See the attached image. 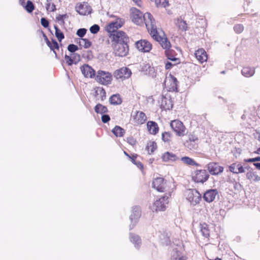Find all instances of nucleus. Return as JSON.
<instances>
[{
    "instance_id": "nucleus-1",
    "label": "nucleus",
    "mask_w": 260,
    "mask_h": 260,
    "mask_svg": "<svg viewBox=\"0 0 260 260\" xmlns=\"http://www.w3.org/2000/svg\"><path fill=\"white\" fill-rule=\"evenodd\" d=\"M132 21L137 25H141L145 23L149 31H151L153 26L156 25L155 21L152 15L149 13L143 14L139 10L134 8L132 9Z\"/></svg>"
},
{
    "instance_id": "nucleus-2",
    "label": "nucleus",
    "mask_w": 260,
    "mask_h": 260,
    "mask_svg": "<svg viewBox=\"0 0 260 260\" xmlns=\"http://www.w3.org/2000/svg\"><path fill=\"white\" fill-rule=\"evenodd\" d=\"M150 34L153 39L159 43L162 48L165 50H167L171 48V45L168 38H162L158 35L156 25L152 27V29L150 31Z\"/></svg>"
},
{
    "instance_id": "nucleus-3",
    "label": "nucleus",
    "mask_w": 260,
    "mask_h": 260,
    "mask_svg": "<svg viewBox=\"0 0 260 260\" xmlns=\"http://www.w3.org/2000/svg\"><path fill=\"white\" fill-rule=\"evenodd\" d=\"M109 38L113 42L112 44L128 43L129 38L126 33L123 31L119 30L109 33Z\"/></svg>"
},
{
    "instance_id": "nucleus-4",
    "label": "nucleus",
    "mask_w": 260,
    "mask_h": 260,
    "mask_svg": "<svg viewBox=\"0 0 260 260\" xmlns=\"http://www.w3.org/2000/svg\"><path fill=\"white\" fill-rule=\"evenodd\" d=\"M113 52L115 56L119 57L126 56L129 52L128 43L112 44Z\"/></svg>"
},
{
    "instance_id": "nucleus-5",
    "label": "nucleus",
    "mask_w": 260,
    "mask_h": 260,
    "mask_svg": "<svg viewBox=\"0 0 260 260\" xmlns=\"http://www.w3.org/2000/svg\"><path fill=\"white\" fill-rule=\"evenodd\" d=\"M186 198L190 204L195 206L199 204L202 199V195L194 189H189L185 193Z\"/></svg>"
},
{
    "instance_id": "nucleus-6",
    "label": "nucleus",
    "mask_w": 260,
    "mask_h": 260,
    "mask_svg": "<svg viewBox=\"0 0 260 260\" xmlns=\"http://www.w3.org/2000/svg\"><path fill=\"white\" fill-rule=\"evenodd\" d=\"M95 80L102 84L108 85L111 83L112 75L109 72L100 70L98 72Z\"/></svg>"
},
{
    "instance_id": "nucleus-7",
    "label": "nucleus",
    "mask_w": 260,
    "mask_h": 260,
    "mask_svg": "<svg viewBox=\"0 0 260 260\" xmlns=\"http://www.w3.org/2000/svg\"><path fill=\"white\" fill-rule=\"evenodd\" d=\"M209 177L206 170H197L192 174V180L197 183H203L206 182Z\"/></svg>"
},
{
    "instance_id": "nucleus-8",
    "label": "nucleus",
    "mask_w": 260,
    "mask_h": 260,
    "mask_svg": "<svg viewBox=\"0 0 260 260\" xmlns=\"http://www.w3.org/2000/svg\"><path fill=\"white\" fill-rule=\"evenodd\" d=\"M170 126L178 136H184L186 133L185 127L183 123L179 120H173L171 122Z\"/></svg>"
},
{
    "instance_id": "nucleus-9",
    "label": "nucleus",
    "mask_w": 260,
    "mask_h": 260,
    "mask_svg": "<svg viewBox=\"0 0 260 260\" xmlns=\"http://www.w3.org/2000/svg\"><path fill=\"white\" fill-rule=\"evenodd\" d=\"M131 75L132 71L127 67H122L116 70L113 73V76L115 78L122 80L129 78Z\"/></svg>"
},
{
    "instance_id": "nucleus-10",
    "label": "nucleus",
    "mask_w": 260,
    "mask_h": 260,
    "mask_svg": "<svg viewBox=\"0 0 260 260\" xmlns=\"http://www.w3.org/2000/svg\"><path fill=\"white\" fill-rule=\"evenodd\" d=\"M168 202V197L163 196L156 200L152 206V210H154L156 212L164 211L166 209V205Z\"/></svg>"
},
{
    "instance_id": "nucleus-11",
    "label": "nucleus",
    "mask_w": 260,
    "mask_h": 260,
    "mask_svg": "<svg viewBox=\"0 0 260 260\" xmlns=\"http://www.w3.org/2000/svg\"><path fill=\"white\" fill-rule=\"evenodd\" d=\"M137 49L142 52H149L152 49V44L146 40H140L135 43Z\"/></svg>"
},
{
    "instance_id": "nucleus-12",
    "label": "nucleus",
    "mask_w": 260,
    "mask_h": 260,
    "mask_svg": "<svg viewBox=\"0 0 260 260\" xmlns=\"http://www.w3.org/2000/svg\"><path fill=\"white\" fill-rule=\"evenodd\" d=\"M198 138L196 136L189 134L188 136V139L184 142V145L189 150H195L198 148Z\"/></svg>"
},
{
    "instance_id": "nucleus-13",
    "label": "nucleus",
    "mask_w": 260,
    "mask_h": 260,
    "mask_svg": "<svg viewBox=\"0 0 260 260\" xmlns=\"http://www.w3.org/2000/svg\"><path fill=\"white\" fill-rule=\"evenodd\" d=\"M124 24V20L121 18H117L115 21L111 22L106 27V30L109 33L117 31V29L120 28Z\"/></svg>"
},
{
    "instance_id": "nucleus-14",
    "label": "nucleus",
    "mask_w": 260,
    "mask_h": 260,
    "mask_svg": "<svg viewBox=\"0 0 260 260\" xmlns=\"http://www.w3.org/2000/svg\"><path fill=\"white\" fill-rule=\"evenodd\" d=\"M140 216L141 210L140 207H134L132 209V214L129 217L131 221V224L129 225L130 230H132L133 228H134Z\"/></svg>"
},
{
    "instance_id": "nucleus-15",
    "label": "nucleus",
    "mask_w": 260,
    "mask_h": 260,
    "mask_svg": "<svg viewBox=\"0 0 260 260\" xmlns=\"http://www.w3.org/2000/svg\"><path fill=\"white\" fill-rule=\"evenodd\" d=\"M80 69L85 77L92 78L95 76V71L87 64L82 66Z\"/></svg>"
},
{
    "instance_id": "nucleus-16",
    "label": "nucleus",
    "mask_w": 260,
    "mask_h": 260,
    "mask_svg": "<svg viewBox=\"0 0 260 260\" xmlns=\"http://www.w3.org/2000/svg\"><path fill=\"white\" fill-rule=\"evenodd\" d=\"M152 187L159 192H164L165 188V182L163 178H155L152 182Z\"/></svg>"
},
{
    "instance_id": "nucleus-17",
    "label": "nucleus",
    "mask_w": 260,
    "mask_h": 260,
    "mask_svg": "<svg viewBox=\"0 0 260 260\" xmlns=\"http://www.w3.org/2000/svg\"><path fill=\"white\" fill-rule=\"evenodd\" d=\"M75 10L80 15H85L91 13V9L90 7H88L87 4H82L78 3L76 7Z\"/></svg>"
},
{
    "instance_id": "nucleus-18",
    "label": "nucleus",
    "mask_w": 260,
    "mask_h": 260,
    "mask_svg": "<svg viewBox=\"0 0 260 260\" xmlns=\"http://www.w3.org/2000/svg\"><path fill=\"white\" fill-rule=\"evenodd\" d=\"M208 169L212 175H218L223 172V167L220 166L216 162H210L208 165Z\"/></svg>"
},
{
    "instance_id": "nucleus-19",
    "label": "nucleus",
    "mask_w": 260,
    "mask_h": 260,
    "mask_svg": "<svg viewBox=\"0 0 260 260\" xmlns=\"http://www.w3.org/2000/svg\"><path fill=\"white\" fill-rule=\"evenodd\" d=\"M187 257L184 256L181 252V248H174L171 252V260H186Z\"/></svg>"
},
{
    "instance_id": "nucleus-20",
    "label": "nucleus",
    "mask_w": 260,
    "mask_h": 260,
    "mask_svg": "<svg viewBox=\"0 0 260 260\" xmlns=\"http://www.w3.org/2000/svg\"><path fill=\"white\" fill-rule=\"evenodd\" d=\"M217 193L216 189H211L208 190L204 193L203 199L207 202H212L215 199Z\"/></svg>"
},
{
    "instance_id": "nucleus-21",
    "label": "nucleus",
    "mask_w": 260,
    "mask_h": 260,
    "mask_svg": "<svg viewBox=\"0 0 260 260\" xmlns=\"http://www.w3.org/2000/svg\"><path fill=\"white\" fill-rule=\"evenodd\" d=\"M164 162H173L179 159V158L174 153L170 152H166L162 154L161 157Z\"/></svg>"
},
{
    "instance_id": "nucleus-22",
    "label": "nucleus",
    "mask_w": 260,
    "mask_h": 260,
    "mask_svg": "<svg viewBox=\"0 0 260 260\" xmlns=\"http://www.w3.org/2000/svg\"><path fill=\"white\" fill-rule=\"evenodd\" d=\"M160 107L165 110L171 109L173 108V104L171 99L162 96L161 100Z\"/></svg>"
},
{
    "instance_id": "nucleus-23",
    "label": "nucleus",
    "mask_w": 260,
    "mask_h": 260,
    "mask_svg": "<svg viewBox=\"0 0 260 260\" xmlns=\"http://www.w3.org/2000/svg\"><path fill=\"white\" fill-rule=\"evenodd\" d=\"M195 56L197 59L201 63L207 60V54L203 49H199L196 51Z\"/></svg>"
},
{
    "instance_id": "nucleus-24",
    "label": "nucleus",
    "mask_w": 260,
    "mask_h": 260,
    "mask_svg": "<svg viewBox=\"0 0 260 260\" xmlns=\"http://www.w3.org/2000/svg\"><path fill=\"white\" fill-rule=\"evenodd\" d=\"M229 170L233 173L238 174L244 172V169L240 163H234L232 164L229 167Z\"/></svg>"
},
{
    "instance_id": "nucleus-25",
    "label": "nucleus",
    "mask_w": 260,
    "mask_h": 260,
    "mask_svg": "<svg viewBox=\"0 0 260 260\" xmlns=\"http://www.w3.org/2000/svg\"><path fill=\"white\" fill-rule=\"evenodd\" d=\"M147 127L151 134L155 135L159 130V127L156 122L153 121H149L147 122Z\"/></svg>"
},
{
    "instance_id": "nucleus-26",
    "label": "nucleus",
    "mask_w": 260,
    "mask_h": 260,
    "mask_svg": "<svg viewBox=\"0 0 260 260\" xmlns=\"http://www.w3.org/2000/svg\"><path fill=\"white\" fill-rule=\"evenodd\" d=\"M129 239L131 242L135 245V247L137 249H139L141 245V239L138 235L130 233Z\"/></svg>"
},
{
    "instance_id": "nucleus-27",
    "label": "nucleus",
    "mask_w": 260,
    "mask_h": 260,
    "mask_svg": "<svg viewBox=\"0 0 260 260\" xmlns=\"http://www.w3.org/2000/svg\"><path fill=\"white\" fill-rule=\"evenodd\" d=\"M165 53L168 59L173 61H179V58L176 57V53L174 50L170 48L165 50Z\"/></svg>"
},
{
    "instance_id": "nucleus-28",
    "label": "nucleus",
    "mask_w": 260,
    "mask_h": 260,
    "mask_svg": "<svg viewBox=\"0 0 260 260\" xmlns=\"http://www.w3.org/2000/svg\"><path fill=\"white\" fill-rule=\"evenodd\" d=\"M241 73L245 77H250L254 74L255 69L248 67H244L241 70Z\"/></svg>"
},
{
    "instance_id": "nucleus-29",
    "label": "nucleus",
    "mask_w": 260,
    "mask_h": 260,
    "mask_svg": "<svg viewBox=\"0 0 260 260\" xmlns=\"http://www.w3.org/2000/svg\"><path fill=\"white\" fill-rule=\"evenodd\" d=\"M181 160L182 162L188 166H199L200 164L196 162V161L192 158L188 156H183L181 158Z\"/></svg>"
},
{
    "instance_id": "nucleus-30",
    "label": "nucleus",
    "mask_w": 260,
    "mask_h": 260,
    "mask_svg": "<svg viewBox=\"0 0 260 260\" xmlns=\"http://www.w3.org/2000/svg\"><path fill=\"white\" fill-rule=\"evenodd\" d=\"M109 102L112 105H119L121 104L122 99L119 94H115L110 98Z\"/></svg>"
},
{
    "instance_id": "nucleus-31",
    "label": "nucleus",
    "mask_w": 260,
    "mask_h": 260,
    "mask_svg": "<svg viewBox=\"0 0 260 260\" xmlns=\"http://www.w3.org/2000/svg\"><path fill=\"white\" fill-rule=\"evenodd\" d=\"M176 25L179 29L182 31H186L187 30V24L185 21L182 19L181 17L178 18L177 19Z\"/></svg>"
},
{
    "instance_id": "nucleus-32",
    "label": "nucleus",
    "mask_w": 260,
    "mask_h": 260,
    "mask_svg": "<svg viewBox=\"0 0 260 260\" xmlns=\"http://www.w3.org/2000/svg\"><path fill=\"white\" fill-rule=\"evenodd\" d=\"M200 229L202 235L205 238H208L210 236L208 225L206 223H201Z\"/></svg>"
},
{
    "instance_id": "nucleus-33",
    "label": "nucleus",
    "mask_w": 260,
    "mask_h": 260,
    "mask_svg": "<svg viewBox=\"0 0 260 260\" xmlns=\"http://www.w3.org/2000/svg\"><path fill=\"white\" fill-rule=\"evenodd\" d=\"M94 111L96 113H100L101 114H104L108 112V110L107 107L101 104H98L94 107Z\"/></svg>"
},
{
    "instance_id": "nucleus-34",
    "label": "nucleus",
    "mask_w": 260,
    "mask_h": 260,
    "mask_svg": "<svg viewBox=\"0 0 260 260\" xmlns=\"http://www.w3.org/2000/svg\"><path fill=\"white\" fill-rule=\"evenodd\" d=\"M112 132L117 137H122L125 133V130L121 127L116 125L112 129Z\"/></svg>"
},
{
    "instance_id": "nucleus-35",
    "label": "nucleus",
    "mask_w": 260,
    "mask_h": 260,
    "mask_svg": "<svg viewBox=\"0 0 260 260\" xmlns=\"http://www.w3.org/2000/svg\"><path fill=\"white\" fill-rule=\"evenodd\" d=\"M138 121V124H143L146 120L145 114L143 112H137L135 118Z\"/></svg>"
},
{
    "instance_id": "nucleus-36",
    "label": "nucleus",
    "mask_w": 260,
    "mask_h": 260,
    "mask_svg": "<svg viewBox=\"0 0 260 260\" xmlns=\"http://www.w3.org/2000/svg\"><path fill=\"white\" fill-rule=\"evenodd\" d=\"M51 47H49L51 50H52L55 54V57L56 58H58L57 54L56 52V50H59V47L58 43L55 39H52V42H51Z\"/></svg>"
},
{
    "instance_id": "nucleus-37",
    "label": "nucleus",
    "mask_w": 260,
    "mask_h": 260,
    "mask_svg": "<svg viewBox=\"0 0 260 260\" xmlns=\"http://www.w3.org/2000/svg\"><path fill=\"white\" fill-rule=\"evenodd\" d=\"M55 29V35L59 42H61L64 38V35L63 33L60 30L57 25L54 26Z\"/></svg>"
},
{
    "instance_id": "nucleus-38",
    "label": "nucleus",
    "mask_w": 260,
    "mask_h": 260,
    "mask_svg": "<svg viewBox=\"0 0 260 260\" xmlns=\"http://www.w3.org/2000/svg\"><path fill=\"white\" fill-rule=\"evenodd\" d=\"M95 93L100 96L101 101H103L106 99V92L103 87H98L95 91Z\"/></svg>"
},
{
    "instance_id": "nucleus-39",
    "label": "nucleus",
    "mask_w": 260,
    "mask_h": 260,
    "mask_svg": "<svg viewBox=\"0 0 260 260\" xmlns=\"http://www.w3.org/2000/svg\"><path fill=\"white\" fill-rule=\"evenodd\" d=\"M23 7L25 10L29 13L32 12V11L35 10V5L30 0H28L27 1L26 5H24Z\"/></svg>"
},
{
    "instance_id": "nucleus-40",
    "label": "nucleus",
    "mask_w": 260,
    "mask_h": 260,
    "mask_svg": "<svg viewBox=\"0 0 260 260\" xmlns=\"http://www.w3.org/2000/svg\"><path fill=\"white\" fill-rule=\"evenodd\" d=\"M172 138V134L170 132H165L161 134V139L165 142L169 143Z\"/></svg>"
},
{
    "instance_id": "nucleus-41",
    "label": "nucleus",
    "mask_w": 260,
    "mask_h": 260,
    "mask_svg": "<svg viewBox=\"0 0 260 260\" xmlns=\"http://www.w3.org/2000/svg\"><path fill=\"white\" fill-rule=\"evenodd\" d=\"M80 46H83L85 48H88L91 46V42L88 39L82 38L79 42Z\"/></svg>"
},
{
    "instance_id": "nucleus-42",
    "label": "nucleus",
    "mask_w": 260,
    "mask_h": 260,
    "mask_svg": "<svg viewBox=\"0 0 260 260\" xmlns=\"http://www.w3.org/2000/svg\"><path fill=\"white\" fill-rule=\"evenodd\" d=\"M155 3L157 7L166 8L169 6L168 0H155Z\"/></svg>"
},
{
    "instance_id": "nucleus-43",
    "label": "nucleus",
    "mask_w": 260,
    "mask_h": 260,
    "mask_svg": "<svg viewBox=\"0 0 260 260\" xmlns=\"http://www.w3.org/2000/svg\"><path fill=\"white\" fill-rule=\"evenodd\" d=\"M160 239L161 241L162 244L165 245H168L171 243V240L169 236L165 234H161L160 236Z\"/></svg>"
},
{
    "instance_id": "nucleus-44",
    "label": "nucleus",
    "mask_w": 260,
    "mask_h": 260,
    "mask_svg": "<svg viewBox=\"0 0 260 260\" xmlns=\"http://www.w3.org/2000/svg\"><path fill=\"white\" fill-rule=\"evenodd\" d=\"M157 148L156 143L154 142H150L147 146V149L149 153H153Z\"/></svg>"
},
{
    "instance_id": "nucleus-45",
    "label": "nucleus",
    "mask_w": 260,
    "mask_h": 260,
    "mask_svg": "<svg viewBox=\"0 0 260 260\" xmlns=\"http://www.w3.org/2000/svg\"><path fill=\"white\" fill-rule=\"evenodd\" d=\"M100 29V27L99 25L94 24L90 27L89 30L91 34H96L99 31Z\"/></svg>"
},
{
    "instance_id": "nucleus-46",
    "label": "nucleus",
    "mask_w": 260,
    "mask_h": 260,
    "mask_svg": "<svg viewBox=\"0 0 260 260\" xmlns=\"http://www.w3.org/2000/svg\"><path fill=\"white\" fill-rule=\"evenodd\" d=\"M87 29L86 28H81L77 30L76 35L82 39L85 35Z\"/></svg>"
},
{
    "instance_id": "nucleus-47",
    "label": "nucleus",
    "mask_w": 260,
    "mask_h": 260,
    "mask_svg": "<svg viewBox=\"0 0 260 260\" xmlns=\"http://www.w3.org/2000/svg\"><path fill=\"white\" fill-rule=\"evenodd\" d=\"M79 49L78 46L71 44L68 45V50L69 52L73 53H75V52Z\"/></svg>"
},
{
    "instance_id": "nucleus-48",
    "label": "nucleus",
    "mask_w": 260,
    "mask_h": 260,
    "mask_svg": "<svg viewBox=\"0 0 260 260\" xmlns=\"http://www.w3.org/2000/svg\"><path fill=\"white\" fill-rule=\"evenodd\" d=\"M234 29L236 33L240 34L243 31L244 29V26L243 25L240 24H236L234 26Z\"/></svg>"
},
{
    "instance_id": "nucleus-49",
    "label": "nucleus",
    "mask_w": 260,
    "mask_h": 260,
    "mask_svg": "<svg viewBox=\"0 0 260 260\" xmlns=\"http://www.w3.org/2000/svg\"><path fill=\"white\" fill-rule=\"evenodd\" d=\"M41 23L42 25L45 28H47L49 27V22L48 20L45 17H42L41 19Z\"/></svg>"
},
{
    "instance_id": "nucleus-50",
    "label": "nucleus",
    "mask_w": 260,
    "mask_h": 260,
    "mask_svg": "<svg viewBox=\"0 0 260 260\" xmlns=\"http://www.w3.org/2000/svg\"><path fill=\"white\" fill-rule=\"evenodd\" d=\"M65 60L66 61V63L68 64V66H72L73 63H74V61L73 60V59L70 56H69L68 55H65Z\"/></svg>"
},
{
    "instance_id": "nucleus-51",
    "label": "nucleus",
    "mask_w": 260,
    "mask_h": 260,
    "mask_svg": "<svg viewBox=\"0 0 260 260\" xmlns=\"http://www.w3.org/2000/svg\"><path fill=\"white\" fill-rule=\"evenodd\" d=\"M72 59L74 61V64H76L80 60V55L78 53H73Z\"/></svg>"
},
{
    "instance_id": "nucleus-52",
    "label": "nucleus",
    "mask_w": 260,
    "mask_h": 260,
    "mask_svg": "<svg viewBox=\"0 0 260 260\" xmlns=\"http://www.w3.org/2000/svg\"><path fill=\"white\" fill-rule=\"evenodd\" d=\"M260 161V156H257L255 158L245 159L244 161L245 162H255L256 161Z\"/></svg>"
},
{
    "instance_id": "nucleus-53",
    "label": "nucleus",
    "mask_w": 260,
    "mask_h": 260,
    "mask_svg": "<svg viewBox=\"0 0 260 260\" xmlns=\"http://www.w3.org/2000/svg\"><path fill=\"white\" fill-rule=\"evenodd\" d=\"M148 74L152 77H155L156 76V72L153 67H149Z\"/></svg>"
},
{
    "instance_id": "nucleus-54",
    "label": "nucleus",
    "mask_w": 260,
    "mask_h": 260,
    "mask_svg": "<svg viewBox=\"0 0 260 260\" xmlns=\"http://www.w3.org/2000/svg\"><path fill=\"white\" fill-rule=\"evenodd\" d=\"M82 56L84 58H87L88 59H91L92 58V52L90 50L87 51L86 53H84L82 54Z\"/></svg>"
},
{
    "instance_id": "nucleus-55",
    "label": "nucleus",
    "mask_w": 260,
    "mask_h": 260,
    "mask_svg": "<svg viewBox=\"0 0 260 260\" xmlns=\"http://www.w3.org/2000/svg\"><path fill=\"white\" fill-rule=\"evenodd\" d=\"M68 16L66 14L63 15H59L56 17V19L58 21H61V23L63 24L64 23V19L66 18Z\"/></svg>"
},
{
    "instance_id": "nucleus-56",
    "label": "nucleus",
    "mask_w": 260,
    "mask_h": 260,
    "mask_svg": "<svg viewBox=\"0 0 260 260\" xmlns=\"http://www.w3.org/2000/svg\"><path fill=\"white\" fill-rule=\"evenodd\" d=\"M101 118L102 122L104 123H107L110 120V116L108 114H103Z\"/></svg>"
},
{
    "instance_id": "nucleus-57",
    "label": "nucleus",
    "mask_w": 260,
    "mask_h": 260,
    "mask_svg": "<svg viewBox=\"0 0 260 260\" xmlns=\"http://www.w3.org/2000/svg\"><path fill=\"white\" fill-rule=\"evenodd\" d=\"M127 142L132 146L136 145L137 142L136 140L133 137H129L127 138Z\"/></svg>"
},
{
    "instance_id": "nucleus-58",
    "label": "nucleus",
    "mask_w": 260,
    "mask_h": 260,
    "mask_svg": "<svg viewBox=\"0 0 260 260\" xmlns=\"http://www.w3.org/2000/svg\"><path fill=\"white\" fill-rule=\"evenodd\" d=\"M42 34H43V38H44V40L47 45V46L48 47H51V42H50V41L49 40L48 37H47V36L46 35V34L43 32L42 31Z\"/></svg>"
},
{
    "instance_id": "nucleus-59",
    "label": "nucleus",
    "mask_w": 260,
    "mask_h": 260,
    "mask_svg": "<svg viewBox=\"0 0 260 260\" xmlns=\"http://www.w3.org/2000/svg\"><path fill=\"white\" fill-rule=\"evenodd\" d=\"M173 64L170 61H167V62L165 64V68L166 70H170L171 69Z\"/></svg>"
},
{
    "instance_id": "nucleus-60",
    "label": "nucleus",
    "mask_w": 260,
    "mask_h": 260,
    "mask_svg": "<svg viewBox=\"0 0 260 260\" xmlns=\"http://www.w3.org/2000/svg\"><path fill=\"white\" fill-rule=\"evenodd\" d=\"M135 164L140 169H143V165L140 161H137Z\"/></svg>"
},
{
    "instance_id": "nucleus-61",
    "label": "nucleus",
    "mask_w": 260,
    "mask_h": 260,
    "mask_svg": "<svg viewBox=\"0 0 260 260\" xmlns=\"http://www.w3.org/2000/svg\"><path fill=\"white\" fill-rule=\"evenodd\" d=\"M171 78H172V80H173V83H174V84L176 86H177L178 82V81H177V78H176V77H175L173 76H171Z\"/></svg>"
},
{
    "instance_id": "nucleus-62",
    "label": "nucleus",
    "mask_w": 260,
    "mask_h": 260,
    "mask_svg": "<svg viewBox=\"0 0 260 260\" xmlns=\"http://www.w3.org/2000/svg\"><path fill=\"white\" fill-rule=\"evenodd\" d=\"M51 10H50V11L51 12H54L56 11V6L54 4L52 3L51 5Z\"/></svg>"
},
{
    "instance_id": "nucleus-63",
    "label": "nucleus",
    "mask_w": 260,
    "mask_h": 260,
    "mask_svg": "<svg viewBox=\"0 0 260 260\" xmlns=\"http://www.w3.org/2000/svg\"><path fill=\"white\" fill-rule=\"evenodd\" d=\"M138 6H141L142 2L141 0H133Z\"/></svg>"
},
{
    "instance_id": "nucleus-64",
    "label": "nucleus",
    "mask_w": 260,
    "mask_h": 260,
    "mask_svg": "<svg viewBox=\"0 0 260 260\" xmlns=\"http://www.w3.org/2000/svg\"><path fill=\"white\" fill-rule=\"evenodd\" d=\"M253 165L257 169L260 170V162H254L253 163Z\"/></svg>"
}]
</instances>
